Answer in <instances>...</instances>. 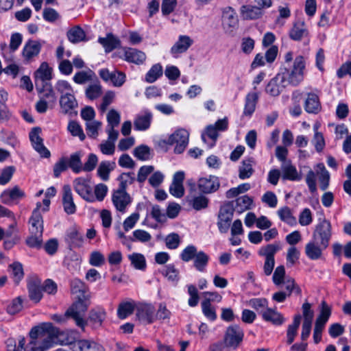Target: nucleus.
<instances>
[{
  "instance_id": "obj_12",
  "label": "nucleus",
  "mask_w": 351,
  "mask_h": 351,
  "mask_svg": "<svg viewBox=\"0 0 351 351\" xmlns=\"http://www.w3.org/2000/svg\"><path fill=\"white\" fill-rule=\"evenodd\" d=\"M286 82L285 75L278 73L268 82L265 87V92L272 97H277L285 88Z\"/></svg>"
},
{
  "instance_id": "obj_48",
  "label": "nucleus",
  "mask_w": 351,
  "mask_h": 351,
  "mask_svg": "<svg viewBox=\"0 0 351 351\" xmlns=\"http://www.w3.org/2000/svg\"><path fill=\"white\" fill-rule=\"evenodd\" d=\"M106 311L101 307H97L90 311L89 317L91 322L96 326H101L106 319Z\"/></svg>"
},
{
  "instance_id": "obj_61",
  "label": "nucleus",
  "mask_w": 351,
  "mask_h": 351,
  "mask_svg": "<svg viewBox=\"0 0 351 351\" xmlns=\"http://www.w3.org/2000/svg\"><path fill=\"white\" fill-rule=\"evenodd\" d=\"M67 129L72 136L79 137L80 141H84L85 139L86 136L81 125L77 122L74 121H70Z\"/></svg>"
},
{
  "instance_id": "obj_57",
  "label": "nucleus",
  "mask_w": 351,
  "mask_h": 351,
  "mask_svg": "<svg viewBox=\"0 0 351 351\" xmlns=\"http://www.w3.org/2000/svg\"><path fill=\"white\" fill-rule=\"evenodd\" d=\"M206 137L212 141V143L208 145L209 147L214 146L215 141L218 137V131L213 125H209L206 127L205 132L202 134V140L206 142Z\"/></svg>"
},
{
  "instance_id": "obj_64",
  "label": "nucleus",
  "mask_w": 351,
  "mask_h": 351,
  "mask_svg": "<svg viewBox=\"0 0 351 351\" xmlns=\"http://www.w3.org/2000/svg\"><path fill=\"white\" fill-rule=\"evenodd\" d=\"M125 79L126 76L124 73L115 70L112 71L109 83L115 87H121L125 83Z\"/></svg>"
},
{
  "instance_id": "obj_62",
  "label": "nucleus",
  "mask_w": 351,
  "mask_h": 351,
  "mask_svg": "<svg viewBox=\"0 0 351 351\" xmlns=\"http://www.w3.org/2000/svg\"><path fill=\"white\" fill-rule=\"evenodd\" d=\"M165 241L168 249L175 250L179 247L181 239L177 233H171L165 237Z\"/></svg>"
},
{
  "instance_id": "obj_23",
  "label": "nucleus",
  "mask_w": 351,
  "mask_h": 351,
  "mask_svg": "<svg viewBox=\"0 0 351 351\" xmlns=\"http://www.w3.org/2000/svg\"><path fill=\"white\" fill-rule=\"evenodd\" d=\"M265 14L264 11L256 5H243L240 8V16L243 20H256L261 19Z\"/></svg>"
},
{
  "instance_id": "obj_13",
  "label": "nucleus",
  "mask_w": 351,
  "mask_h": 351,
  "mask_svg": "<svg viewBox=\"0 0 351 351\" xmlns=\"http://www.w3.org/2000/svg\"><path fill=\"white\" fill-rule=\"evenodd\" d=\"M193 44V40L189 36L180 35L177 41L173 45L170 53L173 58H178L180 54L185 53Z\"/></svg>"
},
{
  "instance_id": "obj_55",
  "label": "nucleus",
  "mask_w": 351,
  "mask_h": 351,
  "mask_svg": "<svg viewBox=\"0 0 351 351\" xmlns=\"http://www.w3.org/2000/svg\"><path fill=\"white\" fill-rule=\"evenodd\" d=\"M66 241L71 247H78L83 243V237L77 230H72L68 233Z\"/></svg>"
},
{
  "instance_id": "obj_18",
  "label": "nucleus",
  "mask_w": 351,
  "mask_h": 351,
  "mask_svg": "<svg viewBox=\"0 0 351 351\" xmlns=\"http://www.w3.org/2000/svg\"><path fill=\"white\" fill-rule=\"evenodd\" d=\"M238 25L236 12L232 8H228L223 12V26L226 34L233 36L234 31Z\"/></svg>"
},
{
  "instance_id": "obj_22",
  "label": "nucleus",
  "mask_w": 351,
  "mask_h": 351,
  "mask_svg": "<svg viewBox=\"0 0 351 351\" xmlns=\"http://www.w3.org/2000/svg\"><path fill=\"white\" fill-rule=\"evenodd\" d=\"M184 173L183 171H177L176 173H175L172 183L169 187V193L173 196L176 197H181L184 195Z\"/></svg>"
},
{
  "instance_id": "obj_51",
  "label": "nucleus",
  "mask_w": 351,
  "mask_h": 351,
  "mask_svg": "<svg viewBox=\"0 0 351 351\" xmlns=\"http://www.w3.org/2000/svg\"><path fill=\"white\" fill-rule=\"evenodd\" d=\"M67 37L73 43H79L84 40L85 33L81 27L76 26L68 32Z\"/></svg>"
},
{
  "instance_id": "obj_17",
  "label": "nucleus",
  "mask_w": 351,
  "mask_h": 351,
  "mask_svg": "<svg viewBox=\"0 0 351 351\" xmlns=\"http://www.w3.org/2000/svg\"><path fill=\"white\" fill-rule=\"evenodd\" d=\"M27 289L29 297L36 303L40 302L43 298V286L41 280L37 277H32L28 280Z\"/></svg>"
},
{
  "instance_id": "obj_21",
  "label": "nucleus",
  "mask_w": 351,
  "mask_h": 351,
  "mask_svg": "<svg viewBox=\"0 0 351 351\" xmlns=\"http://www.w3.org/2000/svg\"><path fill=\"white\" fill-rule=\"evenodd\" d=\"M289 36L291 39L295 41H300L303 38H308L309 32L304 21H298L294 23L290 29Z\"/></svg>"
},
{
  "instance_id": "obj_14",
  "label": "nucleus",
  "mask_w": 351,
  "mask_h": 351,
  "mask_svg": "<svg viewBox=\"0 0 351 351\" xmlns=\"http://www.w3.org/2000/svg\"><path fill=\"white\" fill-rule=\"evenodd\" d=\"M25 197V192L18 186L8 189L3 191L0 195L2 203L12 205Z\"/></svg>"
},
{
  "instance_id": "obj_37",
  "label": "nucleus",
  "mask_w": 351,
  "mask_h": 351,
  "mask_svg": "<svg viewBox=\"0 0 351 351\" xmlns=\"http://www.w3.org/2000/svg\"><path fill=\"white\" fill-rule=\"evenodd\" d=\"M115 163L110 161H102L100 162L97 173V176L104 181L109 180L110 173L114 169Z\"/></svg>"
},
{
  "instance_id": "obj_45",
  "label": "nucleus",
  "mask_w": 351,
  "mask_h": 351,
  "mask_svg": "<svg viewBox=\"0 0 351 351\" xmlns=\"http://www.w3.org/2000/svg\"><path fill=\"white\" fill-rule=\"evenodd\" d=\"M95 77V73L91 70L77 72L73 77V80L77 84H84L92 81Z\"/></svg>"
},
{
  "instance_id": "obj_11",
  "label": "nucleus",
  "mask_w": 351,
  "mask_h": 351,
  "mask_svg": "<svg viewBox=\"0 0 351 351\" xmlns=\"http://www.w3.org/2000/svg\"><path fill=\"white\" fill-rule=\"evenodd\" d=\"M40 128H33L29 132V139L34 149L39 153L42 157L47 158L50 156V152L44 145L43 140L40 136Z\"/></svg>"
},
{
  "instance_id": "obj_60",
  "label": "nucleus",
  "mask_w": 351,
  "mask_h": 351,
  "mask_svg": "<svg viewBox=\"0 0 351 351\" xmlns=\"http://www.w3.org/2000/svg\"><path fill=\"white\" fill-rule=\"evenodd\" d=\"M279 15L275 21V24L277 26L282 27L285 23V20L289 19L291 16V10L287 6H279L278 7Z\"/></svg>"
},
{
  "instance_id": "obj_41",
  "label": "nucleus",
  "mask_w": 351,
  "mask_h": 351,
  "mask_svg": "<svg viewBox=\"0 0 351 351\" xmlns=\"http://www.w3.org/2000/svg\"><path fill=\"white\" fill-rule=\"evenodd\" d=\"M277 215L281 221L287 223L289 226H294L296 224V219L293 215L292 211L288 206L280 208L277 210Z\"/></svg>"
},
{
  "instance_id": "obj_24",
  "label": "nucleus",
  "mask_w": 351,
  "mask_h": 351,
  "mask_svg": "<svg viewBox=\"0 0 351 351\" xmlns=\"http://www.w3.org/2000/svg\"><path fill=\"white\" fill-rule=\"evenodd\" d=\"M321 103L317 95L309 93L304 101V110L310 114H317L321 110Z\"/></svg>"
},
{
  "instance_id": "obj_47",
  "label": "nucleus",
  "mask_w": 351,
  "mask_h": 351,
  "mask_svg": "<svg viewBox=\"0 0 351 351\" xmlns=\"http://www.w3.org/2000/svg\"><path fill=\"white\" fill-rule=\"evenodd\" d=\"M119 188L117 190L126 191V189L129 185L133 184L135 180L134 173L133 172L123 173L119 178Z\"/></svg>"
},
{
  "instance_id": "obj_58",
  "label": "nucleus",
  "mask_w": 351,
  "mask_h": 351,
  "mask_svg": "<svg viewBox=\"0 0 351 351\" xmlns=\"http://www.w3.org/2000/svg\"><path fill=\"white\" fill-rule=\"evenodd\" d=\"M198 252L195 245H189L182 251L180 257L184 262H189L196 256Z\"/></svg>"
},
{
  "instance_id": "obj_31",
  "label": "nucleus",
  "mask_w": 351,
  "mask_h": 351,
  "mask_svg": "<svg viewBox=\"0 0 351 351\" xmlns=\"http://www.w3.org/2000/svg\"><path fill=\"white\" fill-rule=\"evenodd\" d=\"M71 288L72 293L75 295V298L77 300L80 298L84 299V297L90 298V295L87 293L88 288L82 280L79 279H74L71 282Z\"/></svg>"
},
{
  "instance_id": "obj_59",
  "label": "nucleus",
  "mask_w": 351,
  "mask_h": 351,
  "mask_svg": "<svg viewBox=\"0 0 351 351\" xmlns=\"http://www.w3.org/2000/svg\"><path fill=\"white\" fill-rule=\"evenodd\" d=\"M108 191V186L103 184L100 183L97 184L93 191V202H95L96 201L101 202L104 200L105 197L106 196Z\"/></svg>"
},
{
  "instance_id": "obj_9",
  "label": "nucleus",
  "mask_w": 351,
  "mask_h": 351,
  "mask_svg": "<svg viewBox=\"0 0 351 351\" xmlns=\"http://www.w3.org/2000/svg\"><path fill=\"white\" fill-rule=\"evenodd\" d=\"M112 202L117 211L124 213L132 202V197L126 191L116 189L112 194Z\"/></svg>"
},
{
  "instance_id": "obj_6",
  "label": "nucleus",
  "mask_w": 351,
  "mask_h": 351,
  "mask_svg": "<svg viewBox=\"0 0 351 351\" xmlns=\"http://www.w3.org/2000/svg\"><path fill=\"white\" fill-rule=\"evenodd\" d=\"M243 336V331L239 326L232 325L227 328L223 336V341L232 350H235L242 342Z\"/></svg>"
},
{
  "instance_id": "obj_54",
  "label": "nucleus",
  "mask_w": 351,
  "mask_h": 351,
  "mask_svg": "<svg viewBox=\"0 0 351 351\" xmlns=\"http://www.w3.org/2000/svg\"><path fill=\"white\" fill-rule=\"evenodd\" d=\"M189 202L195 210H199L207 208L208 199L205 196L199 195L191 198Z\"/></svg>"
},
{
  "instance_id": "obj_1",
  "label": "nucleus",
  "mask_w": 351,
  "mask_h": 351,
  "mask_svg": "<svg viewBox=\"0 0 351 351\" xmlns=\"http://www.w3.org/2000/svg\"><path fill=\"white\" fill-rule=\"evenodd\" d=\"M30 341L24 351H45L54 344L71 343L66 339V334L60 332L51 323H45L33 328L29 333Z\"/></svg>"
},
{
  "instance_id": "obj_30",
  "label": "nucleus",
  "mask_w": 351,
  "mask_h": 351,
  "mask_svg": "<svg viewBox=\"0 0 351 351\" xmlns=\"http://www.w3.org/2000/svg\"><path fill=\"white\" fill-rule=\"evenodd\" d=\"M75 351H103V348L98 343L88 340H80L73 343Z\"/></svg>"
},
{
  "instance_id": "obj_27",
  "label": "nucleus",
  "mask_w": 351,
  "mask_h": 351,
  "mask_svg": "<svg viewBox=\"0 0 351 351\" xmlns=\"http://www.w3.org/2000/svg\"><path fill=\"white\" fill-rule=\"evenodd\" d=\"M36 84L38 82H44L52 78V69L48 63L43 62L34 73Z\"/></svg>"
},
{
  "instance_id": "obj_29",
  "label": "nucleus",
  "mask_w": 351,
  "mask_h": 351,
  "mask_svg": "<svg viewBox=\"0 0 351 351\" xmlns=\"http://www.w3.org/2000/svg\"><path fill=\"white\" fill-rule=\"evenodd\" d=\"M258 99V95L255 92L249 93L246 95L245 99V106L243 108V115L251 117L256 109V106Z\"/></svg>"
},
{
  "instance_id": "obj_26",
  "label": "nucleus",
  "mask_w": 351,
  "mask_h": 351,
  "mask_svg": "<svg viewBox=\"0 0 351 351\" xmlns=\"http://www.w3.org/2000/svg\"><path fill=\"white\" fill-rule=\"evenodd\" d=\"M263 319L271 322L274 325L280 326L285 322L283 315L274 308L267 307L265 311L261 312Z\"/></svg>"
},
{
  "instance_id": "obj_7",
  "label": "nucleus",
  "mask_w": 351,
  "mask_h": 351,
  "mask_svg": "<svg viewBox=\"0 0 351 351\" xmlns=\"http://www.w3.org/2000/svg\"><path fill=\"white\" fill-rule=\"evenodd\" d=\"M332 235L330 222L325 219L320 221L316 226L312 238L321 242L324 246H328Z\"/></svg>"
},
{
  "instance_id": "obj_50",
  "label": "nucleus",
  "mask_w": 351,
  "mask_h": 351,
  "mask_svg": "<svg viewBox=\"0 0 351 351\" xmlns=\"http://www.w3.org/2000/svg\"><path fill=\"white\" fill-rule=\"evenodd\" d=\"M202 313L204 316L211 322L217 319L216 310L210 304V300H205L202 302Z\"/></svg>"
},
{
  "instance_id": "obj_33",
  "label": "nucleus",
  "mask_w": 351,
  "mask_h": 351,
  "mask_svg": "<svg viewBox=\"0 0 351 351\" xmlns=\"http://www.w3.org/2000/svg\"><path fill=\"white\" fill-rule=\"evenodd\" d=\"M316 174L319 177L320 188L322 191H325L328 185L330 180L329 172L326 170L323 163H319L315 167Z\"/></svg>"
},
{
  "instance_id": "obj_8",
  "label": "nucleus",
  "mask_w": 351,
  "mask_h": 351,
  "mask_svg": "<svg viewBox=\"0 0 351 351\" xmlns=\"http://www.w3.org/2000/svg\"><path fill=\"white\" fill-rule=\"evenodd\" d=\"M136 317L145 324H151L156 321L155 307L151 303L141 302L136 304Z\"/></svg>"
},
{
  "instance_id": "obj_15",
  "label": "nucleus",
  "mask_w": 351,
  "mask_h": 351,
  "mask_svg": "<svg viewBox=\"0 0 351 351\" xmlns=\"http://www.w3.org/2000/svg\"><path fill=\"white\" fill-rule=\"evenodd\" d=\"M152 119V112L147 109L143 110L136 114L134 120V128L138 131H145L149 128Z\"/></svg>"
},
{
  "instance_id": "obj_34",
  "label": "nucleus",
  "mask_w": 351,
  "mask_h": 351,
  "mask_svg": "<svg viewBox=\"0 0 351 351\" xmlns=\"http://www.w3.org/2000/svg\"><path fill=\"white\" fill-rule=\"evenodd\" d=\"M101 94L102 86L97 80L91 82L85 89V95L90 100L98 99Z\"/></svg>"
},
{
  "instance_id": "obj_38",
  "label": "nucleus",
  "mask_w": 351,
  "mask_h": 351,
  "mask_svg": "<svg viewBox=\"0 0 351 351\" xmlns=\"http://www.w3.org/2000/svg\"><path fill=\"white\" fill-rule=\"evenodd\" d=\"M98 40L106 52L112 51L120 45V40L112 34H108L105 38H99Z\"/></svg>"
},
{
  "instance_id": "obj_56",
  "label": "nucleus",
  "mask_w": 351,
  "mask_h": 351,
  "mask_svg": "<svg viewBox=\"0 0 351 351\" xmlns=\"http://www.w3.org/2000/svg\"><path fill=\"white\" fill-rule=\"evenodd\" d=\"M162 74V67L160 64H156L149 69L145 75V80L149 83L154 82Z\"/></svg>"
},
{
  "instance_id": "obj_4",
  "label": "nucleus",
  "mask_w": 351,
  "mask_h": 351,
  "mask_svg": "<svg viewBox=\"0 0 351 351\" xmlns=\"http://www.w3.org/2000/svg\"><path fill=\"white\" fill-rule=\"evenodd\" d=\"M189 132L184 128H178L164 140L167 145H175L174 152L182 154L189 144Z\"/></svg>"
},
{
  "instance_id": "obj_40",
  "label": "nucleus",
  "mask_w": 351,
  "mask_h": 351,
  "mask_svg": "<svg viewBox=\"0 0 351 351\" xmlns=\"http://www.w3.org/2000/svg\"><path fill=\"white\" fill-rule=\"evenodd\" d=\"M171 315V312L167 308L166 304L160 302L155 311L156 321L163 323L169 322Z\"/></svg>"
},
{
  "instance_id": "obj_42",
  "label": "nucleus",
  "mask_w": 351,
  "mask_h": 351,
  "mask_svg": "<svg viewBox=\"0 0 351 351\" xmlns=\"http://www.w3.org/2000/svg\"><path fill=\"white\" fill-rule=\"evenodd\" d=\"M300 321L301 315H296L293 318V323L288 326L287 332V342L288 344H291L293 342L295 337L298 334V329L300 324Z\"/></svg>"
},
{
  "instance_id": "obj_20",
  "label": "nucleus",
  "mask_w": 351,
  "mask_h": 351,
  "mask_svg": "<svg viewBox=\"0 0 351 351\" xmlns=\"http://www.w3.org/2000/svg\"><path fill=\"white\" fill-rule=\"evenodd\" d=\"M327 247L312 238L305 246V254L311 260H318L322 257L323 251Z\"/></svg>"
},
{
  "instance_id": "obj_32",
  "label": "nucleus",
  "mask_w": 351,
  "mask_h": 351,
  "mask_svg": "<svg viewBox=\"0 0 351 351\" xmlns=\"http://www.w3.org/2000/svg\"><path fill=\"white\" fill-rule=\"evenodd\" d=\"M282 178L291 181L300 180L301 176L298 173L296 168L289 162H284L282 165Z\"/></svg>"
},
{
  "instance_id": "obj_53",
  "label": "nucleus",
  "mask_w": 351,
  "mask_h": 351,
  "mask_svg": "<svg viewBox=\"0 0 351 351\" xmlns=\"http://www.w3.org/2000/svg\"><path fill=\"white\" fill-rule=\"evenodd\" d=\"M248 305L261 315V312L265 311L268 307V301L263 298H253L248 301Z\"/></svg>"
},
{
  "instance_id": "obj_43",
  "label": "nucleus",
  "mask_w": 351,
  "mask_h": 351,
  "mask_svg": "<svg viewBox=\"0 0 351 351\" xmlns=\"http://www.w3.org/2000/svg\"><path fill=\"white\" fill-rule=\"evenodd\" d=\"M82 154L80 152L72 154L67 160L68 166L72 171L78 173L83 171V165L81 161Z\"/></svg>"
},
{
  "instance_id": "obj_39",
  "label": "nucleus",
  "mask_w": 351,
  "mask_h": 351,
  "mask_svg": "<svg viewBox=\"0 0 351 351\" xmlns=\"http://www.w3.org/2000/svg\"><path fill=\"white\" fill-rule=\"evenodd\" d=\"M252 203L253 199L247 195L241 196L236 199L234 210L241 214L250 209Z\"/></svg>"
},
{
  "instance_id": "obj_10",
  "label": "nucleus",
  "mask_w": 351,
  "mask_h": 351,
  "mask_svg": "<svg viewBox=\"0 0 351 351\" xmlns=\"http://www.w3.org/2000/svg\"><path fill=\"white\" fill-rule=\"evenodd\" d=\"M42 45L38 40H27L22 49L21 55L25 62H32L34 58L38 56L41 50Z\"/></svg>"
},
{
  "instance_id": "obj_35",
  "label": "nucleus",
  "mask_w": 351,
  "mask_h": 351,
  "mask_svg": "<svg viewBox=\"0 0 351 351\" xmlns=\"http://www.w3.org/2000/svg\"><path fill=\"white\" fill-rule=\"evenodd\" d=\"M136 304L134 301L130 300L122 302L119 304L117 309V315L120 319H125L131 315Z\"/></svg>"
},
{
  "instance_id": "obj_52",
  "label": "nucleus",
  "mask_w": 351,
  "mask_h": 351,
  "mask_svg": "<svg viewBox=\"0 0 351 351\" xmlns=\"http://www.w3.org/2000/svg\"><path fill=\"white\" fill-rule=\"evenodd\" d=\"M102 123L97 120L88 121L86 123V130L88 136L96 138L99 135V130L101 129Z\"/></svg>"
},
{
  "instance_id": "obj_49",
  "label": "nucleus",
  "mask_w": 351,
  "mask_h": 351,
  "mask_svg": "<svg viewBox=\"0 0 351 351\" xmlns=\"http://www.w3.org/2000/svg\"><path fill=\"white\" fill-rule=\"evenodd\" d=\"M253 161L251 159L244 160L239 167V177L244 180L249 178L253 173L252 169Z\"/></svg>"
},
{
  "instance_id": "obj_19",
  "label": "nucleus",
  "mask_w": 351,
  "mask_h": 351,
  "mask_svg": "<svg viewBox=\"0 0 351 351\" xmlns=\"http://www.w3.org/2000/svg\"><path fill=\"white\" fill-rule=\"evenodd\" d=\"M42 208V204L38 202L36 208L33 210L31 217L29 220V232L37 233L43 232V217L40 213Z\"/></svg>"
},
{
  "instance_id": "obj_46",
  "label": "nucleus",
  "mask_w": 351,
  "mask_h": 351,
  "mask_svg": "<svg viewBox=\"0 0 351 351\" xmlns=\"http://www.w3.org/2000/svg\"><path fill=\"white\" fill-rule=\"evenodd\" d=\"M128 259L132 265L138 270H145L146 268V260L145 256L140 253L134 252L128 255Z\"/></svg>"
},
{
  "instance_id": "obj_2",
  "label": "nucleus",
  "mask_w": 351,
  "mask_h": 351,
  "mask_svg": "<svg viewBox=\"0 0 351 351\" xmlns=\"http://www.w3.org/2000/svg\"><path fill=\"white\" fill-rule=\"evenodd\" d=\"M89 300V297H84V299L80 298L65 313V316L73 319L76 324L82 328L86 325L84 315L90 305Z\"/></svg>"
},
{
  "instance_id": "obj_16",
  "label": "nucleus",
  "mask_w": 351,
  "mask_h": 351,
  "mask_svg": "<svg viewBox=\"0 0 351 351\" xmlns=\"http://www.w3.org/2000/svg\"><path fill=\"white\" fill-rule=\"evenodd\" d=\"M220 184L217 177L209 176L199 179L197 186L199 190L204 193H211L219 188Z\"/></svg>"
},
{
  "instance_id": "obj_3",
  "label": "nucleus",
  "mask_w": 351,
  "mask_h": 351,
  "mask_svg": "<svg viewBox=\"0 0 351 351\" xmlns=\"http://www.w3.org/2000/svg\"><path fill=\"white\" fill-rule=\"evenodd\" d=\"M306 63L303 56H297L293 62V67L290 70H286L281 75H285V79L290 84L296 86L304 79Z\"/></svg>"
},
{
  "instance_id": "obj_25",
  "label": "nucleus",
  "mask_w": 351,
  "mask_h": 351,
  "mask_svg": "<svg viewBox=\"0 0 351 351\" xmlns=\"http://www.w3.org/2000/svg\"><path fill=\"white\" fill-rule=\"evenodd\" d=\"M62 203L64 211L69 214H73L76 210V206L73 202L71 189L69 185H64L62 193Z\"/></svg>"
},
{
  "instance_id": "obj_63",
  "label": "nucleus",
  "mask_w": 351,
  "mask_h": 351,
  "mask_svg": "<svg viewBox=\"0 0 351 351\" xmlns=\"http://www.w3.org/2000/svg\"><path fill=\"white\" fill-rule=\"evenodd\" d=\"M233 217V208L230 205H225L221 207L219 213V220H223V222L229 223Z\"/></svg>"
},
{
  "instance_id": "obj_44",
  "label": "nucleus",
  "mask_w": 351,
  "mask_h": 351,
  "mask_svg": "<svg viewBox=\"0 0 351 351\" xmlns=\"http://www.w3.org/2000/svg\"><path fill=\"white\" fill-rule=\"evenodd\" d=\"M209 261V256L203 251H199L193 258L194 267L200 272H204Z\"/></svg>"
},
{
  "instance_id": "obj_5",
  "label": "nucleus",
  "mask_w": 351,
  "mask_h": 351,
  "mask_svg": "<svg viewBox=\"0 0 351 351\" xmlns=\"http://www.w3.org/2000/svg\"><path fill=\"white\" fill-rule=\"evenodd\" d=\"M75 191L85 201L93 202V188L90 180L85 178H75L73 182Z\"/></svg>"
},
{
  "instance_id": "obj_36",
  "label": "nucleus",
  "mask_w": 351,
  "mask_h": 351,
  "mask_svg": "<svg viewBox=\"0 0 351 351\" xmlns=\"http://www.w3.org/2000/svg\"><path fill=\"white\" fill-rule=\"evenodd\" d=\"M60 104L62 111L67 113L77 106V103L74 96V93L67 95H61Z\"/></svg>"
},
{
  "instance_id": "obj_28",
  "label": "nucleus",
  "mask_w": 351,
  "mask_h": 351,
  "mask_svg": "<svg viewBox=\"0 0 351 351\" xmlns=\"http://www.w3.org/2000/svg\"><path fill=\"white\" fill-rule=\"evenodd\" d=\"M145 59L146 55L141 51L132 48L124 49V60L127 62L139 64H142Z\"/></svg>"
}]
</instances>
